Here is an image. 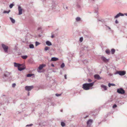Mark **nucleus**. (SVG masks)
<instances>
[{
	"label": "nucleus",
	"instance_id": "nucleus-44",
	"mask_svg": "<svg viewBox=\"0 0 127 127\" xmlns=\"http://www.w3.org/2000/svg\"><path fill=\"white\" fill-rule=\"evenodd\" d=\"M105 26L108 28V29L109 30H111V28L107 26L106 25H105Z\"/></svg>",
	"mask_w": 127,
	"mask_h": 127
},
{
	"label": "nucleus",
	"instance_id": "nucleus-53",
	"mask_svg": "<svg viewBox=\"0 0 127 127\" xmlns=\"http://www.w3.org/2000/svg\"><path fill=\"white\" fill-rule=\"evenodd\" d=\"M66 9H68V7H66Z\"/></svg>",
	"mask_w": 127,
	"mask_h": 127
},
{
	"label": "nucleus",
	"instance_id": "nucleus-40",
	"mask_svg": "<svg viewBox=\"0 0 127 127\" xmlns=\"http://www.w3.org/2000/svg\"><path fill=\"white\" fill-rule=\"evenodd\" d=\"M16 85L15 83H13L12 84V87H14L16 86Z\"/></svg>",
	"mask_w": 127,
	"mask_h": 127
},
{
	"label": "nucleus",
	"instance_id": "nucleus-32",
	"mask_svg": "<svg viewBox=\"0 0 127 127\" xmlns=\"http://www.w3.org/2000/svg\"><path fill=\"white\" fill-rule=\"evenodd\" d=\"M61 125L62 127H64L65 125V124L64 122H62L61 123Z\"/></svg>",
	"mask_w": 127,
	"mask_h": 127
},
{
	"label": "nucleus",
	"instance_id": "nucleus-22",
	"mask_svg": "<svg viewBox=\"0 0 127 127\" xmlns=\"http://www.w3.org/2000/svg\"><path fill=\"white\" fill-rule=\"evenodd\" d=\"M33 74H28L27 75V76L28 77H31L33 75H34Z\"/></svg>",
	"mask_w": 127,
	"mask_h": 127
},
{
	"label": "nucleus",
	"instance_id": "nucleus-9",
	"mask_svg": "<svg viewBox=\"0 0 127 127\" xmlns=\"http://www.w3.org/2000/svg\"><path fill=\"white\" fill-rule=\"evenodd\" d=\"M93 122V120L92 119L89 120L87 122V124L88 126L90 127L92 123Z\"/></svg>",
	"mask_w": 127,
	"mask_h": 127
},
{
	"label": "nucleus",
	"instance_id": "nucleus-41",
	"mask_svg": "<svg viewBox=\"0 0 127 127\" xmlns=\"http://www.w3.org/2000/svg\"><path fill=\"white\" fill-rule=\"evenodd\" d=\"M66 74H65L64 76V78L65 79H67V77H66Z\"/></svg>",
	"mask_w": 127,
	"mask_h": 127
},
{
	"label": "nucleus",
	"instance_id": "nucleus-2",
	"mask_svg": "<svg viewBox=\"0 0 127 127\" xmlns=\"http://www.w3.org/2000/svg\"><path fill=\"white\" fill-rule=\"evenodd\" d=\"M126 73V72L125 71H117L115 74H118L120 76H123L125 75Z\"/></svg>",
	"mask_w": 127,
	"mask_h": 127
},
{
	"label": "nucleus",
	"instance_id": "nucleus-11",
	"mask_svg": "<svg viewBox=\"0 0 127 127\" xmlns=\"http://www.w3.org/2000/svg\"><path fill=\"white\" fill-rule=\"evenodd\" d=\"M101 59L105 62H107L109 61V59H106L103 56L102 57H101Z\"/></svg>",
	"mask_w": 127,
	"mask_h": 127
},
{
	"label": "nucleus",
	"instance_id": "nucleus-35",
	"mask_svg": "<svg viewBox=\"0 0 127 127\" xmlns=\"http://www.w3.org/2000/svg\"><path fill=\"white\" fill-rule=\"evenodd\" d=\"M61 95V94H55V95H56V96H60Z\"/></svg>",
	"mask_w": 127,
	"mask_h": 127
},
{
	"label": "nucleus",
	"instance_id": "nucleus-3",
	"mask_svg": "<svg viewBox=\"0 0 127 127\" xmlns=\"http://www.w3.org/2000/svg\"><path fill=\"white\" fill-rule=\"evenodd\" d=\"M1 46L2 48L4 50V52L5 53L7 52L8 47L7 46L3 44H1Z\"/></svg>",
	"mask_w": 127,
	"mask_h": 127
},
{
	"label": "nucleus",
	"instance_id": "nucleus-26",
	"mask_svg": "<svg viewBox=\"0 0 127 127\" xmlns=\"http://www.w3.org/2000/svg\"><path fill=\"white\" fill-rule=\"evenodd\" d=\"M111 86H115V84H112L109 83L108 84V86L109 87H110Z\"/></svg>",
	"mask_w": 127,
	"mask_h": 127
},
{
	"label": "nucleus",
	"instance_id": "nucleus-28",
	"mask_svg": "<svg viewBox=\"0 0 127 127\" xmlns=\"http://www.w3.org/2000/svg\"><path fill=\"white\" fill-rule=\"evenodd\" d=\"M120 13L118 14L114 17L115 18H116L120 16Z\"/></svg>",
	"mask_w": 127,
	"mask_h": 127
},
{
	"label": "nucleus",
	"instance_id": "nucleus-55",
	"mask_svg": "<svg viewBox=\"0 0 127 127\" xmlns=\"http://www.w3.org/2000/svg\"><path fill=\"white\" fill-rule=\"evenodd\" d=\"M3 96H5V95H2Z\"/></svg>",
	"mask_w": 127,
	"mask_h": 127
},
{
	"label": "nucleus",
	"instance_id": "nucleus-31",
	"mask_svg": "<svg viewBox=\"0 0 127 127\" xmlns=\"http://www.w3.org/2000/svg\"><path fill=\"white\" fill-rule=\"evenodd\" d=\"M14 5V4H13V3H11V4L9 6V7L10 8H12L13 6Z\"/></svg>",
	"mask_w": 127,
	"mask_h": 127
},
{
	"label": "nucleus",
	"instance_id": "nucleus-4",
	"mask_svg": "<svg viewBox=\"0 0 127 127\" xmlns=\"http://www.w3.org/2000/svg\"><path fill=\"white\" fill-rule=\"evenodd\" d=\"M117 92L119 94H124L125 93V91L121 88L118 89Z\"/></svg>",
	"mask_w": 127,
	"mask_h": 127
},
{
	"label": "nucleus",
	"instance_id": "nucleus-29",
	"mask_svg": "<svg viewBox=\"0 0 127 127\" xmlns=\"http://www.w3.org/2000/svg\"><path fill=\"white\" fill-rule=\"evenodd\" d=\"M88 46H84V50L87 51L88 50Z\"/></svg>",
	"mask_w": 127,
	"mask_h": 127
},
{
	"label": "nucleus",
	"instance_id": "nucleus-39",
	"mask_svg": "<svg viewBox=\"0 0 127 127\" xmlns=\"http://www.w3.org/2000/svg\"><path fill=\"white\" fill-rule=\"evenodd\" d=\"M88 82H91L92 81V80H91V79H88Z\"/></svg>",
	"mask_w": 127,
	"mask_h": 127
},
{
	"label": "nucleus",
	"instance_id": "nucleus-45",
	"mask_svg": "<svg viewBox=\"0 0 127 127\" xmlns=\"http://www.w3.org/2000/svg\"><path fill=\"white\" fill-rule=\"evenodd\" d=\"M54 37V35H52L51 36V37L52 38H53Z\"/></svg>",
	"mask_w": 127,
	"mask_h": 127
},
{
	"label": "nucleus",
	"instance_id": "nucleus-49",
	"mask_svg": "<svg viewBox=\"0 0 127 127\" xmlns=\"http://www.w3.org/2000/svg\"><path fill=\"white\" fill-rule=\"evenodd\" d=\"M124 15L126 16H127V13H125Z\"/></svg>",
	"mask_w": 127,
	"mask_h": 127
},
{
	"label": "nucleus",
	"instance_id": "nucleus-52",
	"mask_svg": "<svg viewBox=\"0 0 127 127\" xmlns=\"http://www.w3.org/2000/svg\"><path fill=\"white\" fill-rule=\"evenodd\" d=\"M109 75L111 76H112V75L111 74H110Z\"/></svg>",
	"mask_w": 127,
	"mask_h": 127
},
{
	"label": "nucleus",
	"instance_id": "nucleus-7",
	"mask_svg": "<svg viewBox=\"0 0 127 127\" xmlns=\"http://www.w3.org/2000/svg\"><path fill=\"white\" fill-rule=\"evenodd\" d=\"M18 9L19 11L18 14L19 15H20L22 14V9L21 7L19 5H18Z\"/></svg>",
	"mask_w": 127,
	"mask_h": 127
},
{
	"label": "nucleus",
	"instance_id": "nucleus-10",
	"mask_svg": "<svg viewBox=\"0 0 127 127\" xmlns=\"http://www.w3.org/2000/svg\"><path fill=\"white\" fill-rule=\"evenodd\" d=\"M94 78L98 80H99L101 79V77L98 74H95L94 76Z\"/></svg>",
	"mask_w": 127,
	"mask_h": 127
},
{
	"label": "nucleus",
	"instance_id": "nucleus-30",
	"mask_svg": "<svg viewBox=\"0 0 127 127\" xmlns=\"http://www.w3.org/2000/svg\"><path fill=\"white\" fill-rule=\"evenodd\" d=\"M65 66L64 64V63H63L61 65V68H63Z\"/></svg>",
	"mask_w": 127,
	"mask_h": 127
},
{
	"label": "nucleus",
	"instance_id": "nucleus-50",
	"mask_svg": "<svg viewBox=\"0 0 127 127\" xmlns=\"http://www.w3.org/2000/svg\"><path fill=\"white\" fill-rule=\"evenodd\" d=\"M95 12L96 13H98V11H95Z\"/></svg>",
	"mask_w": 127,
	"mask_h": 127
},
{
	"label": "nucleus",
	"instance_id": "nucleus-1",
	"mask_svg": "<svg viewBox=\"0 0 127 127\" xmlns=\"http://www.w3.org/2000/svg\"><path fill=\"white\" fill-rule=\"evenodd\" d=\"M94 82L90 83H86L83 85L82 88L84 90H87L90 89L91 87L93 86L94 83Z\"/></svg>",
	"mask_w": 127,
	"mask_h": 127
},
{
	"label": "nucleus",
	"instance_id": "nucleus-24",
	"mask_svg": "<svg viewBox=\"0 0 127 127\" xmlns=\"http://www.w3.org/2000/svg\"><path fill=\"white\" fill-rule=\"evenodd\" d=\"M50 49V48L49 47L47 46H45V47L44 50L45 51H47L48 50H49Z\"/></svg>",
	"mask_w": 127,
	"mask_h": 127
},
{
	"label": "nucleus",
	"instance_id": "nucleus-47",
	"mask_svg": "<svg viewBox=\"0 0 127 127\" xmlns=\"http://www.w3.org/2000/svg\"><path fill=\"white\" fill-rule=\"evenodd\" d=\"M30 93L29 92H28V95L29 96L30 95Z\"/></svg>",
	"mask_w": 127,
	"mask_h": 127
},
{
	"label": "nucleus",
	"instance_id": "nucleus-25",
	"mask_svg": "<svg viewBox=\"0 0 127 127\" xmlns=\"http://www.w3.org/2000/svg\"><path fill=\"white\" fill-rule=\"evenodd\" d=\"M29 47L30 48H34V46L33 44H31L29 45Z\"/></svg>",
	"mask_w": 127,
	"mask_h": 127
},
{
	"label": "nucleus",
	"instance_id": "nucleus-42",
	"mask_svg": "<svg viewBox=\"0 0 127 127\" xmlns=\"http://www.w3.org/2000/svg\"><path fill=\"white\" fill-rule=\"evenodd\" d=\"M41 27H39V28H38L37 29V30H41Z\"/></svg>",
	"mask_w": 127,
	"mask_h": 127
},
{
	"label": "nucleus",
	"instance_id": "nucleus-34",
	"mask_svg": "<svg viewBox=\"0 0 127 127\" xmlns=\"http://www.w3.org/2000/svg\"><path fill=\"white\" fill-rule=\"evenodd\" d=\"M83 40V38L82 37L80 38L79 41L80 42H82Z\"/></svg>",
	"mask_w": 127,
	"mask_h": 127
},
{
	"label": "nucleus",
	"instance_id": "nucleus-38",
	"mask_svg": "<svg viewBox=\"0 0 127 127\" xmlns=\"http://www.w3.org/2000/svg\"><path fill=\"white\" fill-rule=\"evenodd\" d=\"M120 13L119 14H120V16H124V14H123L122 13Z\"/></svg>",
	"mask_w": 127,
	"mask_h": 127
},
{
	"label": "nucleus",
	"instance_id": "nucleus-36",
	"mask_svg": "<svg viewBox=\"0 0 127 127\" xmlns=\"http://www.w3.org/2000/svg\"><path fill=\"white\" fill-rule=\"evenodd\" d=\"M117 107V105L116 104H114L113 105V108H115L116 107Z\"/></svg>",
	"mask_w": 127,
	"mask_h": 127
},
{
	"label": "nucleus",
	"instance_id": "nucleus-23",
	"mask_svg": "<svg viewBox=\"0 0 127 127\" xmlns=\"http://www.w3.org/2000/svg\"><path fill=\"white\" fill-rule=\"evenodd\" d=\"M105 52L107 54L109 55L110 54V51L109 49H108L106 50Z\"/></svg>",
	"mask_w": 127,
	"mask_h": 127
},
{
	"label": "nucleus",
	"instance_id": "nucleus-37",
	"mask_svg": "<svg viewBox=\"0 0 127 127\" xmlns=\"http://www.w3.org/2000/svg\"><path fill=\"white\" fill-rule=\"evenodd\" d=\"M33 125V124H31L29 125H26V127H28V126H31Z\"/></svg>",
	"mask_w": 127,
	"mask_h": 127
},
{
	"label": "nucleus",
	"instance_id": "nucleus-15",
	"mask_svg": "<svg viewBox=\"0 0 127 127\" xmlns=\"http://www.w3.org/2000/svg\"><path fill=\"white\" fill-rule=\"evenodd\" d=\"M58 59H59L58 58L55 57H53L51 58V61H56L58 60Z\"/></svg>",
	"mask_w": 127,
	"mask_h": 127
},
{
	"label": "nucleus",
	"instance_id": "nucleus-18",
	"mask_svg": "<svg viewBox=\"0 0 127 127\" xmlns=\"http://www.w3.org/2000/svg\"><path fill=\"white\" fill-rule=\"evenodd\" d=\"M9 18L11 20V22L13 23H15V20L14 19H13V18L11 17H10Z\"/></svg>",
	"mask_w": 127,
	"mask_h": 127
},
{
	"label": "nucleus",
	"instance_id": "nucleus-5",
	"mask_svg": "<svg viewBox=\"0 0 127 127\" xmlns=\"http://www.w3.org/2000/svg\"><path fill=\"white\" fill-rule=\"evenodd\" d=\"M33 88V86H26L25 87V90L29 91L31 90Z\"/></svg>",
	"mask_w": 127,
	"mask_h": 127
},
{
	"label": "nucleus",
	"instance_id": "nucleus-19",
	"mask_svg": "<svg viewBox=\"0 0 127 127\" xmlns=\"http://www.w3.org/2000/svg\"><path fill=\"white\" fill-rule=\"evenodd\" d=\"M75 20L76 22H79L81 20V19L80 17H77L76 18Z\"/></svg>",
	"mask_w": 127,
	"mask_h": 127
},
{
	"label": "nucleus",
	"instance_id": "nucleus-51",
	"mask_svg": "<svg viewBox=\"0 0 127 127\" xmlns=\"http://www.w3.org/2000/svg\"><path fill=\"white\" fill-rule=\"evenodd\" d=\"M77 6L79 7H80V6L79 5H77Z\"/></svg>",
	"mask_w": 127,
	"mask_h": 127
},
{
	"label": "nucleus",
	"instance_id": "nucleus-20",
	"mask_svg": "<svg viewBox=\"0 0 127 127\" xmlns=\"http://www.w3.org/2000/svg\"><path fill=\"white\" fill-rule=\"evenodd\" d=\"M28 57L27 55L22 56H21V57L24 59H26Z\"/></svg>",
	"mask_w": 127,
	"mask_h": 127
},
{
	"label": "nucleus",
	"instance_id": "nucleus-48",
	"mask_svg": "<svg viewBox=\"0 0 127 127\" xmlns=\"http://www.w3.org/2000/svg\"><path fill=\"white\" fill-rule=\"evenodd\" d=\"M98 20L99 21H101V22H102V20Z\"/></svg>",
	"mask_w": 127,
	"mask_h": 127
},
{
	"label": "nucleus",
	"instance_id": "nucleus-56",
	"mask_svg": "<svg viewBox=\"0 0 127 127\" xmlns=\"http://www.w3.org/2000/svg\"><path fill=\"white\" fill-rule=\"evenodd\" d=\"M62 111H63V110H61V111L62 112Z\"/></svg>",
	"mask_w": 127,
	"mask_h": 127
},
{
	"label": "nucleus",
	"instance_id": "nucleus-33",
	"mask_svg": "<svg viewBox=\"0 0 127 127\" xmlns=\"http://www.w3.org/2000/svg\"><path fill=\"white\" fill-rule=\"evenodd\" d=\"M35 43V46H37L38 45H39L40 44V43L37 41H36Z\"/></svg>",
	"mask_w": 127,
	"mask_h": 127
},
{
	"label": "nucleus",
	"instance_id": "nucleus-12",
	"mask_svg": "<svg viewBox=\"0 0 127 127\" xmlns=\"http://www.w3.org/2000/svg\"><path fill=\"white\" fill-rule=\"evenodd\" d=\"M14 64L15 67H17L18 68L19 66H21L22 65V64L17 63L15 62L14 63Z\"/></svg>",
	"mask_w": 127,
	"mask_h": 127
},
{
	"label": "nucleus",
	"instance_id": "nucleus-57",
	"mask_svg": "<svg viewBox=\"0 0 127 127\" xmlns=\"http://www.w3.org/2000/svg\"><path fill=\"white\" fill-rule=\"evenodd\" d=\"M1 114H0V116L1 115Z\"/></svg>",
	"mask_w": 127,
	"mask_h": 127
},
{
	"label": "nucleus",
	"instance_id": "nucleus-21",
	"mask_svg": "<svg viewBox=\"0 0 127 127\" xmlns=\"http://www.w3.org/2000/svg\"><path fill=\"white\" fill-rule=\"evenodd\" d=\"M115 50L114 49H112L111 50V53L112 54H114L115 52Z\"/></svg>",
	"mask_w": 127,
	"mask_h": 127
},
{
	"label": "nucleus",
	"instance_id": "nucleus-17",
	"mask_svg": "<svg viewBox=\"0 0 127 127\" xmlns=\"http://www.w3.org/2000/svg\"><path fill=\"white\" fill-rule=\"evenodd\" d=\"M101 88H103L105 90H107V87L105 85H101Z\"/></svg>",
	"mask_w": 127,
	"mask_h": 127
},
{
	"label": "nucleus",
	"instance_id": "nucleus-43",
	"mask_svg": "<svg viewBox=\"0 0 127 127\" xmlns=\"http://www.w3.org/2000/svg\"><path fill=\"white\" fill-rule=\"evenodd\" d=\"M115 22L116 23V24H118V21L117 20H116L115 21Z\"/></svg>",
	"mask_w": 127,
	"mask_h": 127
},
{
	"label": "nucleus",
	"instance_id": "nucleus-13",
	"mask_svg": "<svg viewBox=\"0 0 127 127\" xmlns=\"http://www.w3.org/2000/svg\"><path fill=\"white\" fill-rule=\"evenodd\" d=\"M52 9H55L56 7V5L55 3V2L54 1H52Z\"/></svg>",
	"mask_w": 127,
	"mask_h": 127
},
{
	"label": "nucleus",
	"instance_id": "nucleus-16",
	"mask_svg": "<svg viewBox=\"0 0 127 127\" xmlns=\"http://www.w3.org/2000/svg\"><path fill=\"white\" fill-rule=\"evenodd\" d=\"M46 43L48 46H50L52 45L51 43L49 41H47L46 42Z\"/></svg>",
	"mask_w": 127,
	"mask_h": 127
},
{
	"label": "nucleus",
	"instance_id": "nucleus-54",
	"mask_svg": "<svg viewBox=\"0 0 127 127\" xmlns=\"http://www.w3.org/2000/svg\"><path fill=\"white\" fill-rule=\"evenodd\" d=\"M88 117V116H86V117Z\"/></svg>",
	"mask_w": 127,
	"mask_h": 127
},
{
	"label": "nucleus",
	"instance_id": "nucleus-8",
	"mask_svg": "<svg viewBox=\"0 0 127 127\" xmlns=\"http://www.w3.org/2000/svg\"><path fill=\"white\" fill-rule=\"evenodd\" d=\"M21 66H19L18 68V70L20 71H21L22 70L26 68L25 66L22 64V65Z\"/></svg>",
	"mask_w": 127,
	"mask_h": 127
},
{
	"label": "nucleus",
	"instance_id": "nucleus-27",
	"mask_svg": "<svg viewBox=\"0 0 127 127\" xmlns=\"http://www.w3.org/2000/svg\"><path fill=\"white\" fill-rule=\"evenodd\" d=\"M10 11V10H9L8 11H6L5 10L4 11L3 13H9Z\"/></svg>",
	"mask_w": 127,
	"mask_h": 127
},
{
	"label": "nucleus",
	"instance_id": "nucleus-14",
	"mask_svg": "<svg viewBox=\"0 0 127 127\" xmlns=\"http://www.w3.org/2000/svg\"><path fill=\"white\" fill-rule=\"evenodd\" d=\"M45 66V64H42L40 65L38 67V69L40 70H41Z\"/></svg>",
	"mask_w": 127,
	"mask_h": 127
},
{
	"label": "nucleus",
	"instance_id": "nucleus-6",
	"mask_svg": "<svg viewBox=\"0 0 127 127\" xmlns=\"http://www.w3.org/2000/svg\"><path fill=\"white\" fill-rule=\"evenodd\" d=\"M11 73L8 72L7 71L5 72L4 74L3 78H4L5 77H9Z\"/></svg>",
	"mask_w": 127,
	"mask_h": 127
},
{
	"label": "nucleus",
	"instance_id": "nucleus-46",
	"mask_svg": "<svg viewBox=\"0 0 127 127\" xmlns=\"http://www.w3.org/2000/svg\"><path fill=\"white\" fill-rule=\"evenodd\" d=\"M51 65L52 66H53V67H54V65L53 64H51Z\"/></svg>",
	"mask_w": 127,
	"mask_h": 127
}]
</instances>
